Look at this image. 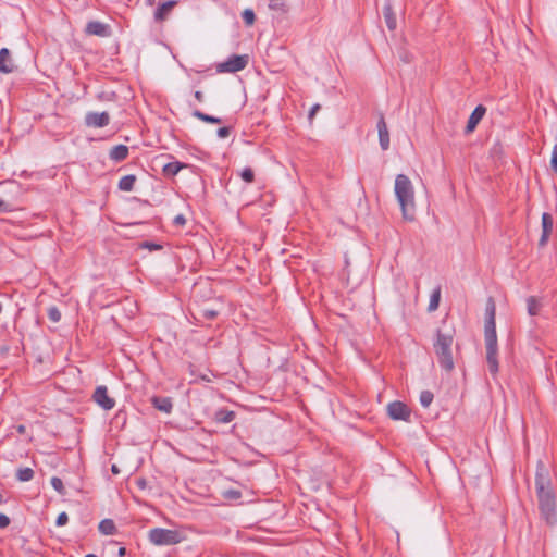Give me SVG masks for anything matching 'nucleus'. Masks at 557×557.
<instances>
[{
	"label": "nucleus",
	"instance_id": "f257e3e1",
	"mask_svg": "<svg viewBox=\"0 0 557 557\" xmlns=\"http://www.w3.org/2000/svg\"><path fill=\"white\" fill-rule=\"evenodd\" d=\"M535 486L537 494L539 508L543 519L548 524L557 522L555 495L550 487V481L545 467L540 463L535 475Z\"/></svg>",
	"mask_w": 557,
	"mask_h": 557
},
{
	"label": "nucleus",
	"instance_id": "f03ea898",
	"mask_svg": "<svg viewBox=\"0 0 557 557\" xmlns=\"http://www.w3.org/2000/svg\"><path fill=\"white\" fill-rule=\"evenodd\" d=\"M496 306L492 298H488L485 307L484 341L486 349V362L491 374L496 375L499 370L498 345L496 334Z\"/></svg>",
	"mask_w": 557,
	"mask_h": 557
},
{
	"label": "nucleus",
	"instance_id": "7ed1b4c3",
	"mask_svg": "<svg viewBox=\"0 0 557 557\" xmlns=\"http://www.w3.org/2000/svg\"><path fill=\"white\" fill-rule=\"evenodd\" d=\"M394 194L405 221L412 222L417 215V201L414 186L411 180L405 174L395 177Z\"/></svg>",
	"mask_w": 557,
	"mask_h": 557
},
{
	"label": "nucleus",
	"instance_id": "20e7f679",
	"mask_svg": "<svg viewBox=\"0 0 557 557\" xmlns=\"http://www.w3.org/2000/svg\"><path fill=\"white\" fill-rule=\"evenodd\" d=\"M453 343V334L437 332L436 341L434 343V350L441 367L446 371H451L454 369V358L451 352Z\"/></svg>",
	"mask_w": 557,
	"mask_h": 557
},
{
	"label": "nucleus",
	"instance_id": "39448f33",
	"mask_svg": "<svg viewBox=\"0 0 557 557\" xmlns=\"http://www.w3.org/2000/svg\"><path fill=\"white\" fill-rule=\"evenodd\" d=\"M149 541L157 546L175 545L185 540V535L180 530L163 528L151 529L148 533Z\"/></svg>",
	"mask_w": 557,
	"mask_h": 557
},
{
	"label": "nucleus",
	"instance_id": "423d86ee",
	"mask_svg": "<svg viewBox=\"0 0 557 557\" xmlns=\"http://www.w3.org/2000/svg\"><path fill=\"white\" fill-rule=\"evenodd\" d=\"M249 58L247 54L232 55L226 61L221 62L216 66L219 73H235L244 70L248 64Z\"/></svg>",
	"mask_w": 557,
	"mask_h": 557
},
{
	"label": "nucleus",
	"instance_id": "0eeeda50",
	"mask_svg": "<svg viewBox=\"0 0 557 557\" xmlns=\"http://www.w3.org/2000/svg\"><path fill=\"white\" fill-rule=\"evenodd\" d=\"M387 414L393 420L408 421L410 409L401 401H393L387 405Z\"/></svg>",
	"mask_w": 557,
	"mask_h": 557
},
{
	"label": "nucleus",
	"instance_id": "6e6552de",
	"mask_svg": "<svg viewBox=\"0 0 557 557\" xmlns=\"http://www.w3.org/2000/svg\"><path fill=\"white\" fill-rule=\"evenodd\" d=\"M92 398L96 404L104 410H111L115 406V400L108 395L106 386H98Z\"/></svg>",
	"mask_w": 557,
	"mask_h": 557
},
{
	"label": "nucleus",
	"instance_id": "1a4fd4ad",
	"mask_svg": "<svg viewBox=\"0 0 557 557\" xmlns=\"http://www.w3.org/2000/svg\"><path fill=\"white\" fill-rule=\"evenodd\" d=\"M110 116L107 112H89L85 116V123L89 127H103L109 124Z\"/></svg>",
	"mask_w": 557,
	"mask_h": 557
},
{
	"label": "nucleus",
	"instance_id": "9d476101",
	"mask_svg": "<svg viewBox=\"0 0 557 557\" xmlns=\"http://www.w3.org/2000/svg\"><path fill=\"white\" fill-rule=\"evenodd\" d=\"M553 216L549 213L544 212L542 214V235L539 240V245L541 247H544L547 244L548 238L553 232Z\"/></svg>",
	"mask_w": 557,
	"mask_h": 557
},
{
	"label": "nucleus",
	"instance_id": "9b49d317",
	"mask_svg": "<svg viewBox=\"0 0 557 557\" xmlns=\"http://www.w3.org/2000/svg\"><path fill=\"white\" fill-rule=\"evenodd\" d=\"M486 112V109L485 107L483 106H478L473 112L471 113L469 120H468V123H467V126H466V133L467 134H470L472 133L476 125L480 123V121L483 119L484 114Z\"/></svg>",
	"mask_w": 557,
	"mask_h": 557
},
{
	"label": "nucleus",
	"instance_id": "f8f14e48",
	"mask_svg": "<svg viewBox=\"0 0 557 557\" xmlns=\"http://www.w3.org/2000/svg\"><path fill=\"white\" fill-rule=\"evenodd\" d=\"M15 69L14 62L11 58L9 49L2 48L0 50V72L3 74L12 73Z\"/></svg>",
	"mask_w": 557,
	"mask_h": 557
},
{
	"label": "nucleus",
	"instance_id": "ddd939ff",
	"mask_svg": "<svg viewBox=\"0 0 557 557\" xmlns=\"http://www.w3.org/2000/svg\"><path fill=\"white\" fill-rule=\"evenodd\" d=\"M377 132L381 148L387 150L389 147V133L383 116L377 122Z\"/></svg>",
	"mask_w": 557,
	"mask_h": 557
},
{
	"label": "nucleus",
	"instance_id": "4468645a",
	"mask_svg": "<svg viewBox=\"0 0 557 557\" xmlns=\"http://www.w3.org/2000/svg\"><path fill=\"white\" fill-rule=\"evenodd\" d=\"M175 5H176V1H174V0L163 2L154 12L156 21L165 20Z\"/></svg>",
	"mask_w": 557,
	"mask_h": 557
},
{
	"label": "nucleus",
	"instance_id": "2eb2a0df",
	"mask_svg": "<svg viewBox=\"0 0 557 557\" xmlns=\"http://www.w3.org/2000/svg\"><path fill=\"white\" fill-rule=\"evenodd\" d=\"M86 30L90 35H97V36H107L108 35V27L107 25L100 23V22H90L87 24Z\"/></svg>",
	"mask_w": 557,
	"mask_h": 557
},
{
	"label": "nucleus",
	"instance_id": "dca6fc26",
	"mask_svg": "<svg viewBox=\"0 0 557 557\" xmlns=\"http://www.w3.org/2000/svg\"><path fill=\"white\" fill-rule=\"evenodd\" d=\"M527 310L529 315H537L542 309V301L540 298L530 296L527 298Z\"/></svg>",
	"mask_w": 557,
	"mask_h": 557
},
{
	"label": "nucleus",
	"instance_id": "f3484780",
	"mask_svg": "<svg viewBox=\"0 0 557 557\" xmlns=\"http://www.w3.org/2000/svg\"><path fill=\"white\" fill-rule=\"evenodd\" d=\"M383 15L385 18V23L389 30H394L396 28V16L393 12L392 5L389 3H386L383 8Z\"/></svg>",
	"mask_w": 557,
	"mask_h": 557
},
{
	"label": "nucleus",
	"instance_id": "a211bd4d",
	"mask_svg": "<svg viewBox=\"0 0 557 557\" xmlns=\"http://www.w3.org/2000/svg\"><path fill=\"white\" fill-rule=\"evenodd\" d=\"M128 154V148L124 145H117L110 151V158L114 161H122Z\"/></svg>",
	"mask_w": 557,
	"mask_h": 557
},
{
	"label": "nucleus",
	"instance_id": "6ab92c4d",
	"mask_svg": "<svg viewBox=\"0 0 557 557\" xmlns=\"http://www.w3.org/2000/svg\"><path fill=\"white\" fill-rule=\"evenodd\" d=\"M152 404L158 410L163 411L165 413H170L172 410V401L170 398L153 397Z\"/></svg>",
	"mask_w": 557,
	"mask_h": 557
},
{
	"label": "nucleus",
	"instance_id": "aec40b11",
	"mask_svg": "<svg viewBox=\"0 0 557 557\" xmlns=\"http://www.w3.org/2000/svg\"><path fill=\"white\" fill-rule=\"evenodd\" d=\"M136 177L134 175H125L119 182V188L124 191H131L134 187Z\"/></svg>",
	"mask_w": 557,
	"mask_h": 557
},
{
	"label": "nucleus",
	"instance_id": "412c9836",
	"mask_svg": "<svg viewBox=\"0 0 557 557\" xmlns=\"http://www.w3.org/2000/svg\"><path fill=\"white\" fill-rule=\"evenodd\" d=\"M235 418V413L230 410H219L215 413V421L220 423H230Z\"/></svg>",
	"mask_w": 557,
	"mask_h": 557
},
{
	"label": "nucleus",
	"instance_id": "4be33fe9",
	"mask_svg": "<svg viewBox=\"0 0 557 557\" xmlns=\"http://www.w3.org/2000/svg\"><path fill=\"white\" fill-rule=\"evenodd\" d=\"M99 531L104 535H110L115 532V524L110 519H104L99 523Z\"/></svg>",
	"mask_w": 557,
	"mask_h": 557
},
{
	"label": "nucleus",
	"instance_id": "5701e85b",
	"mask_svg": "<svg viewBox=\"0 0 557 557\" xmlns=\"http://www.w3.org/2000/svg\"><path fill=\"white\" fill-rule=\"evenodd\" d=\"M16 478L21 482H28L34 478V471L32 468H20L16 471Z\"/></svg>",
	"mask_w": 557,
	"mask_h": 557
},
{
	"label": "nucleus",
	"instance_id": "b1692460",
	"mask_svg": "<svg viewBox=\"0 0 557 557\" xmlns=\"http://www.w3.org/2000/svg\"><path fill=\"white\" fill-rule=\"evenodd\" d=\"M185 165L182 164L181 162H170L164 165L163 171L165 174L176 175L180 172V170Z\"/></svg>",
	"mask_w": 557,
	"mask_h": 557
},
{
	"label": "nucleus",
	"instance_id": "393cba45",
	"mask_svg": "<svg viewBox=\"0 0 557 557\" xmlns=\"http://www.w3.org/2000/svg\"><path fill=\"white\" fill-rule=\"evenodd\" d=\"M194 116L199 119L202 122H206V123H214V124L221 123V119L212 116V115H208L198 110L194 112Z\"/></svg>",
	"mask_w": 557,
	"mask_h": 557
},
{
	"label": "nucleus",
	"instance_id": "a878e982",
	"mask_svg": "<svg viewBox=\"0 0 557 557\" xmlns=\"http://www.w3.org/2000/svg\"><path fill=\"white\" fill-rule=\"evenodd\" d=\"M440 299H441V292H440V289H436L431 295L429 308H428L429 311H435L438 308Z\"/></svg>",
	"mask_w": 557,
	"mask_h": 557
},
{
	"label": "nucleus",
	"instance_id": "bb28decb",
	"mask_svg": "<svg viewBox=\"0 0 557 557\" xmlns=\"http://www.w3.org/2000/svg\"><path fill=\"white\" fill-rule=\"evenodd\" d=\"M433 401V394L430 391H423L420 394V403L424 408H428Z\"/></svg>",
	"mask_w": 557,
	"mask_h": 557
},
{
	"label": "nucleus",
	"instance_id": "cd10ccee",
	"mask_svg": "<svg viewBox=\"0 0 557 557\" xmlns=\"http://www.w3.org/2000/svg\"><path fill=\"white\" fill-rule=\"evenodd\" d=\"M51 485L52 487L61 495H64L65 494V488H64V485H63V482L60 478L58 476H53L51 478Z\"/></svg>",
	"mask_w": 557,
	"mask_h": 557
},
{
	"label": "nucleus",
	"instance_id": "c85d7f7f",
	"mask_svg": "<svg viewBox=\"0 0 557 557\" xmlns=\"http://www.w3.org/2000/svg\"><path fill=\"white\" fill-rule=\"evenodd\" d=\"M269 7L275 11H285L286 0H269Z\"/></svg>",
	"mask_w": 557,
	"mask_h": 557
},
{
	"label": "nucleus",
	"instance_id": "c756f323",
	"mask_svg": "<svg viewBox=\"0 0 557 557\" xmlns=\"http://www.w3.org/2000/svg\"><path fill=\"white\" fill-rule=\"evenodd\" d=\"M243 20L246 25L251 26L255 23V13L251 9H246L243 12Z\"/></svg>",
	"mask_w": 557,
	"mask_h": 557
},
{
	"label": "nucleus",
	"instance_id": "7c9ffc66",
	"mask_svg": "<svg viewBox=\"0 0 557 557\" xmlns=\"http://www.w3.org/2000/svg\"><path fill=\"white\" fill-rule=\"evenodd\" d=\"M240 177L246 182V183H252L253 182V178H255V174H253V171L250 169V168H246L244 169L242 172H240Z\"/></svg>",
	"mask_w": 557,
	"mask_h": 557
},
{
	"label": "nucleus",
	"instance_id": "2f4dec72",
	"mask_svg": "<svg viewBox=\"0 0 557 557\" xmlns=\"http://www.w3.org/2000/svg\"><path fill=\"white\" fill-rule=\"evenodd\" d=\"M48 317L52 322H59L61 319V312L57 307H50L48 309Z\"/></svg>",
	"mask_w": 557,
	"mask_h": 557
},
{
	"label": "nucleus",
	"instance_id": "473e14b6",
	"mask_svg": "<svg viewBox=\"0 0 557 557\" xmlns=\"http://www.w3.org/2000/svg\"><path fill=\"white\" fill-rule=\"evenodd\" d=\"M550 166L554 170V172L557 173V144H555L553 147Z\"/></svg>",
	"mask_w": 557,
	"mask_h": 557
},
{
	"label": "nucleus",
	"instance_id": "72a5a7b5",
	"mask_svg": "<svg viewBox=\"0 0 557 557\" xmlns=\"http://www.w3.org/2000/svg\"><path fill=\"white\" fill-rule=\"evenodd\" d=\"M224 496L228 499H238L240 497V492L236 490H227L224 492Z\"/></svg>",
	"mask_w": 557,
	"mask_h": 557
},
{
	"label": "nucleus",
	"instance_id": "f704fd0d",
	"mask_svg": "<svg viewBox=\"0 0 557 557\" xmlns=\"http://www.w3.org/2000/svg\"><path fill=\"white\" fill-rule=\"evenodd\" d=\"M67 521H69L67 513L66 512H61L58 516L55 523H57L58 527H63V525H65L67 523Z\"/></svg>",
	"mask_w": 557,
	"mask_h": 557
},
{
	"label": "nucleus",
	"instance_id": "c9c22d12",
	"mask_svg": "<svg viewBox=\"0 0 557 557\" xmlns=\"http://www.w3.org/2000/svg\"><path fill=\"white\" fill-rule=\"evenodd\" d=\"M231 133V128L230 127H221L218 129V136L220 138H226Z\"/></svg>",
	"mask_w": 557,
	"mask_h": 557
},
{
	"label": "nucleus",
	"instance_id": "e433bc0d",
	"mask_svg": "<svg viewBox=\"0 0 557 557\" xmlns=\"http://www.w3.org/2000/svg\"><path fill=\"white\" fill-rule=\"evenodd\" d=\"M10 524V519L4 513H0V528H7Z\"/></svg>",
	"mask_w": 557,
	"mask_h": 557
},
{
	"label": "nucleus",
	"instance_id": "4c0bfd02",
	"mask_svg": "<svg viewBox=\"0 0 557 557\" xmlns=\"http://www.w3.org/2000/svg\"><path fill=\"white\" fill-rule=\"evenodd\" d=\"M186 223V219L184 218V215L182 214H178L174 218V224L177 225V226H183L185 225Z\"/></svg>",
	"mask_w": 557,
	"mask_h": 557
},
{
	"label": "nucleus",
	"instance_id": "58836bf2",
	"mask_svg": "<svg viewBox=\"0 0 557 557\" xmlns=\"http://www.w3.org/2000/svg\"><path fill=\"white\" fill-rule=\"evenodd\" d=\"M11 211V207L9 203L0 199V212H9Z\"/></svg>",
	"mask_w": 557,
	"mask_h": 557
},
{
	"label": "nucleus",
	"instance_id": "ea45409f",
	"mask_svg": "<svg viewBox=\"0 0 557 557\" xmlns=\"http://www.w3.org/2000/svg\"><path fill=\"white\" fill-rule=\"evenodd\" d=\"M319 109H320V104H314V106L311 108V110H310V112H309V120H310V121H312V120H313V117H314V115L317 114V112L319 111Z\"/></svg>",
	"mask_w": 557,
	"mask_h": 557
},
{
	"label": "nucleus",
	"instance_id": "a19ab883",
	"mask_svg": "<svg viewBox=\"0 0 557 557\" xmlns=\"http://www.w3.org/2000/svg\"><path fill=\"white\" fill-rule=\"evenodd\" d=\"M145 247H147L148 249L150 250H153V249H159L160 246L159 245H156V244H145Z\"/></svg>",
	"mask_w": 557,
	"mask_h": 557
},
{
	"label": "nucleus",
	"instance_id": "79ce46f5",
	"mask_svg": "<svg viewBox=\"0 0 557 557\" xmlns=\"http://www.w3.org/2000/svg\"><path fill=\"white\" fill-rule=\"evenodd\" d=\"M202 92L201 91H196L195 92V98L198 100V101H202Z\"/></svg>",
	"mask_w": 557,
	"mask_h": 557
},
{
	"label": "nucleus",
	"instance_id": "37998d69",
	"mask_svg": "<svg viewBox=\"0 0 557 557\" xmlns=\"http://www.w3.org/2000/svg\"><path fill=\"white\" fill-rule=\"evenodd\" d=\"M125 552H126V550H125V548H124V547H121V548L119 549V555H120V556H124V555H125Z\"/></svg>",
	"mask_w": 557,
	"mask_h": 557
},
{
	"label": "nucleus",
	"instance_id": "c03bdc74",
	"mask_svg": "<svg viewBox=\"0 0 557 557\" xmlns=\"http://www.w3.org/2000/svg\"><path fill=\"white\" fill-rule=\"evenodd\" d=\"M111 470L113 473H119V469L115 465L112 466Z\"/></svg>",
	"mask_w": 557,
	"mask_h": 557
},
{
	"label": "nucleus",
	"instance_id": "a18cd8bd",
	"mask_svg": "<svg viewBox=\"0 0 557 557\" xmlns=\"http://www.w3.org/2000/svg\"><path fill=\"white\" fill-rule=\"evenodd\" d=\"M17 431H18L20 433H24V431H25V426H24V425H20V426L17 428Z\"/></svg>",
	"mask_w": 557,
	"mask_h": 557
},
{
	"label": "nucleus",
	"instance_id": "49530a36",
	"mask_svg": "<svg viewBox=\"0 0 557 557\" xmlns=\"http://www.w3.org/2000/svg\"><path fill=\"white\" fill-rule=\"evenodd\" d=\"M206 315L209 318H212V317H214V312L213 311L206 312Z\"/></svg>",
	"mask_w": 557,
	"mask_h": 557
},
{
	"label": "nucleus",
	"instance_id": "de8ad7c7",
	"mask_svg": "<svg viewBox=\"0 0 557 557\" xmlns=\"http://www.w3.org/2000/svg\"><path fill=\"white\" fill-rule=\"evenodd\" d=\"M85 557H97V556H96V555H94V554H88V555H86Z\"/></svg>",
	"mask_w": 557,
	"mask_h": 557
},
{
	"label": "nucleus",
	"instance_id": "09e8293b",
	"mask_svg": "<svg viewBox=\"0 0 557 557\" xmlns=\"http://www.w3.org/2000/svg\"><path fill=\"white\" fill-rule=\"evenodd\" d=\"M138 484H139V486L144 487V484H145V483H144V481H139V483H138Z\"/></svg>",
	"mask_w": 557,
	"mask_h": 557
},
{
	"label": "nucleus",
	"instance_id": "8fccbe9b",
	"mask_svg": "<svg viewBox=\"0 0 557 557\" xmlns=\"http://www.w3.org/2000/svg\"><path fill=\"white\" fill-rule=\"evenodd\" d=\"M0 503H2V495L0 494Z\"/></svg>",
	"mask_w": 557,
	"mask_h": 557
}]
</instances>
